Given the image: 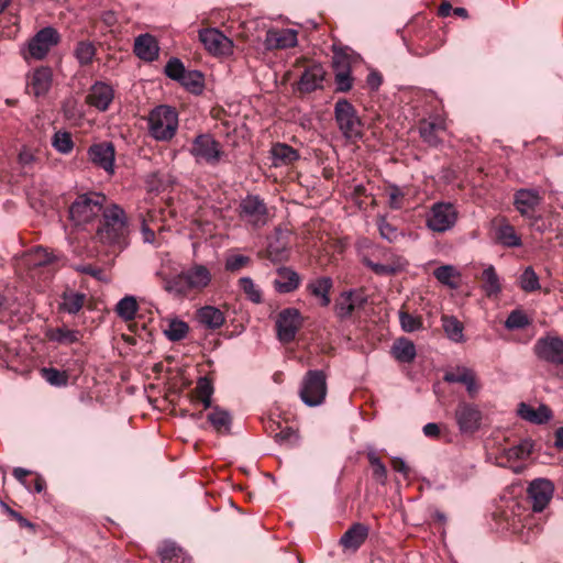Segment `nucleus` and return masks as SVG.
<instances>
[{"label":"nucleus","instance_id":"obj_1","mask_svg":"<svg viewBox=\"0 0 563 563\" xmlns=\"http://www.w3.org/2000/svg\"><path fill=\"white\" fill-rule=\"evenodd\" d=\"M129 223L125 211L117 203L107 206L96 236L104 245L123 250L129 244Z\"/></svg>","mask_w":563,"mask_h":563},{"label":"nucleus","instance_id":"obj_2","mask_svg":"<svg viewBox=\"0 0 563 563\" xmlns=\"http://www.w3.org/2000/svg\"><path fill=\"white\" fill-rule=\"evenodd\" d=\"M106 201L101 192L81 194L69 207V219L75 225L87 224L103 213Z\"/></svg>","mask_w":563,"mask_h":563},{"label":"nucleus","instance_id":"obj_3","mask_svg":"<svg viewBox=\"0 0 563 563\" xmlns=\"http://www.w3.org/2000/svg\"><path fill=\"white\" fill-rule=\"evenodd\" d=\"M178 129V113L169 106H158L148 114V131L156 141H170Z\"/></svg>","mask_w":563,"mask_h":563},{"label":"nucleus","instance_id":"obj_4","mask_svg":"<svg viewBox=\"0 0 563 563\" xmlns=\"http://www.w3.org/2000/svg\"><path fill=\"white\" fill-rule=\"evenodd\" d=\"M59 42L60 35L58 31L53 26H46L37 31L29 40L26 46L21 49V54L26 62L31 59L42 60Z\"/></svg>","mask_w":563,"mask_h":563},{"label":"nucleus","instance_id":"obj_5","mask_svg":"<svg viewBox=\"0 0 563 563\" xmlns=\"http://www.w3.org/2000/svg\"><path fill=\"white\" fill-rule=\"evenodd\" d=\"M196 163H205L217 166L225 155L222 145L209 133L198 134L191 142L189 148Z\"/></svg>","mask_w":563,"mask_h":563},{"label":"nucleus","instance_id":"obj_6","mask_svg":"<svg viewBox=\"0 0 563 563\" xmlns=\"http://www.w3.org/2000/svg\"><path fill=\"white\" fill-rule=\"evenodd\" d=\"M327 375L321 369H311L302 378L299 396L309 407L321 405L327 396Z\"/></svg>","mask_w":563,"mask_h":563},{"label":"nucleus","instance_id":"obj_7","mask_svg":"<svg viewBox=\"0 0 563 563\" xmlns=\"http://www.w3.org/2000/svg\"><path fill=\"white\" fill-rule=\"evenodd\" d=\"M335 122L346 139L362 136V121L354 106L346 99H339L334 104Z\"/></svg>","mask_w":563,"mask_h":563},{"label":"nucleus","instance_id":"obj_8","mask_svg":"<svg viewBox=\"0 0 563 563\" xmlns=\"http://www.w3.org/2000/svg\"><path fill=\"white\" fill-rule=\"evenodd\" d=\"M239 217L253 228H260L268 221V210L263 199L249 195L239 205Z\"/></svg>","mask_w":563,"mask_h":563},{"label":"nucleus","instance_id":"obj_9","mask_svg":"<svg viewBox=\"0 0 563 563\" xmlns=\"http://www.w3.org/2000/svg\"><path fill=\"white\" fill-rule=\"evenodd\" d=\"M303 323V318L297 308L283 309L276 320L277 336L282 343H290Z\"/></svg>","mask_w":563,"mask_h":563},{"label":"nucleus","instance_id":"obj_10","mask_svg":"<svg viewBox=\"0 0 563 563\" xmlns=\"http://www.w3.org/2000/svg\"><path fill=\"white\" fill-rule=\"evenodd\" d=\"M454 418L461 433L473 434L482 426L483 412L475 404L460 401Z\"/></svg>","mask_w":563,"mask_h":563},{"label":"nucleus","instance_id":"obj_11","mask_svg":"<svg viewBox=\"0 0 563 563\" xmlns=\"http://www.w3.org/2000/svg\"><path fill=\"white\" fill-rule=\"evenodd\" d=\"M457 212L452 203L437 202L427 218V227L434 232H445L453 228Z\"/></svg>","mask_w":563,"mask_h":563},{"label":"nucleus","instance_id":"obj_12","mask_svg":"<svg viewBox=\"0 0 563 563\" xmlns=\"http://www.w3.org/2000/svg\"><path fill=\"white\" fill-rule=\"evenodd\" d=\"M554 493V485L545 478L533 479L527 488V501L533 512L543 511L550 504Z\"/></svg>","mask_w":563,"mask_h":563},{"label":"nucleus","instance_id":"obj_13","mask_svg":"<svg viewBox=\"0 0 563 563\" xmlns=\"http://www.w3.org/2000/svg\"><path fill=\"white\" fill-rule=\"evenodd\" d=\"M383 258L385 262L378 263L365 256L363 257L362 262L366 267L371 268L378 276L396 275L405 271L406 266L408 265V262L404 257L389 251L383 252Z\"/></svg>","mask_w":563,"mask_h":563},{"label":"nucleus","instance_id":"obj_14","mask_svg":"<svg viewBox=\"0 0 563 563\" xmlns=\"http://www.w3.org/2000/svg\"><path fill=\"white\" fill-rule=\"evenodd\" d=\"M534 353L540 360L563 365V340L558 336L541 338L534 345Z\"/></svg>","mask_w":563,"mask_h":563},{"label":"nucleus","instance_id":"obj_15","mask_svg":"<svg viewBox=\"0 0 563 563\" xmlns=\"http://www.w3.org/2000/svg\"><path fill=\"white\" fill-rule=\"evenodd\" d=\"M199 40L205 48L213 55H229L232 53L233 42L217 29L200 31Z\"/></svg>","mask_w":563,"mask_h":563},{"label":"nucleus","instance_id":"obj_16","mask_svg":"<svg viewBox=\"0 0 563 563\" xmlns=\"http://www.w3.org/2000/svg\"><path fill=\"white\" fill-rule=\"evenodd\" d=\"M297 44L298 32L294 29H269L264 41L267 51L291 48Z\"/></svg>","mask_w":563,"mask_h":563},{"label":"nucleus","instance_id":"obj_17","mask_svg":"<svg viewBox=\"0 0 563 563\" xmlns=\"http://www.w3.org/2000/svg\"><path fill=\"white\" fill-rule=\"evenodd\" d=\"M113 98L112 87L106 82L97 81L90 87L86 96V102L99 111H107Z\"/></svg>","mask_w":563,"mask_h":563},{"label":"nucleus","instance_id":"obj_18","mask_svg":"<svg viewBox=\"0 0 563 563\" xmlns=\"http://www.w3.org/2000/svg\"><path fill=\"white\" fill-rule=\"evenodd\" d=\"M90 161L100 168L108 173H113L114 164V146L110 142H103L90 146L89 151Z\"/></svg>","mask_w":563,"mask_h":563},{"label":"nucleus","instance_id":"obj_19","mask_svg":"<svg viewBox=\"0 0 563 563\" xmlns=\"http://www.w3.org/2000/svg\"><path fill=\"white\" fill-rule=\"evenodd\" d=\"M325 77V70L320 64H313L305 69L299 80V90L302 92H312L322 88Z\"/></svg>","mask_w":563,"mask_h":563},{"label":"nucleus","instance_id":"obj_20","mask_svg":"<svg viewBox=\"0 0 563 563\" xmlns=\"http://www.w3.org/2000/svg\"><path fill=\"white\" fill-rule=\"evenodd\" d=\"M133 52L139 58L152 62L158 57L159 47L156 38L145 33L135 38Z\"/></svg>","mask_w":563,"mask_h":563},{"label":"nucleus","instance_id":"obj_21","mask_svg":"<svg viewBox=\"0 0 563 563\" xmlns=\"http://www.w3.org/2000/svg\"><path fill=\"white\" fill-rule=\"evenodd\" d=\"M278 277L274 280V288L279 294H289L295 291L301 282L297 272L290 267L282 266L277 268Z\"/></svg>","mask_w":563,"mask_h":563},{"label":"nucleus","instance_id":"obj_22","mask_svg":"<svg viewBox=\"0 0 563 563\" xmlns=\"http://www.w3.org/2000/svg\"><path fill=\"white\" fill-rule=\"evenodd\" d=\"M369 528L361 522L353 523L341 537L340 544L345 549L357 550L367 539Z\"/></svg>","mask_w":563,"mask_h":563},{"label":"nucleus","instance_id":"obj_23","mask_svg":"<svg viewBox=\"0 0 563 563\" xmlns=\"http://www.w3.org/2000/svg\"><path fill=\"white\" fill-rule=\"evenodd\" d=\"M540 202L541 197L536 190L520 189L515 194L514 205L521 216L530 217Z\"/></svg>","mask_w":563,"mask_h":563},{"label":"nucleus","instance_id":"obj_24","mask_svg":"<svg viewBox=\"0 0 563 563\" xmlns=\"http://www.w3.org/2000/svg\"><path fill=\"white\" fill-rule=\"evenodd\" d=\"M333 287V280L329 276L318 277L316 279L310 280L307 284V291L319 298V303L321 307H328L331 302L330 291Z\"/></svg>","mask_w":563,"mask_h":563},{"label":"nucleus","instance_id":"obj_25","mask_svg":"<svg viewBox=\"0 0 563 563\" xmlns=\"http://www.w3.org/2000/svg\"><path fill=\"white\" fill-rule=\"evenodd\" d=\"M184 273L190 291L201 290L211 282V273L202 264H195L190 268L184 271Z\"/></svg>","mask_w":563,"mask_h":563},{"label":"nucleus","instance_id":"obj_26","mask_svg":"<svg viewBox=\"0 0 563 563\" xmlns=\"http://www.w3.org/2000/svg\"><path fill=\"white\" fill-rule=\"evenodd\" d=\"M196 318L200 324L209 330L220 329L224 322V313L217 307L203 306L197 310Z\"/></svg>","mask_w":563,"mask_h":563},{"label":"nucleus","instance_id":"obj_27","mask_svg":"<svg viewBox=\"0 0 563 563\" xmlns=\"http://www.w3.org/2000/svg\"><path fill=\"white\" fill-rule=\"evenodd\" d=\"M157 554L161 559V563H190V558L174 541H164L159 545Z\"/></svg>","mask_w":563,"mask_h":563},{"label":"nucleus","instance_id":"obj_28","mask_svg":"<svg viewBox=\"0 0 563 563\" xmlns=\"http://www.w3.org/2000/svg\"><path fill=\"white\" fill-rule=\"evenodd\" d=\"M207 420L218 434H231L232 417L228 410L214 406L207 415Z\"/></svg>","mask_w":563,"mask_h":563},{"label":"nucleus","instance_id":"obj_29","mask_svg":"<svg viewBox=\"0 0 563 563\" xmlns=\"http://www.w3.org/2000/svg\"><path fill=\"white\" fill-rule=\"evenodd\" d=\"M518 415L523 420L537 424L547 423L552 418V411L548 406L540 405L533 408L525 402L519 404Z\"/></svg>","mask_w":563,"mask_h":563},{"label":"nucleus","instance_id":"obj_30","mask_svg":"<svg viewBox=\"0 0 563 563\" xmlns=\"http://www.w3.org/2000/svg\"><path fill=\"white\" fill-rule=\"evenodd\" d=\"M445 130L443 121H427L419 122V134L424 143L429 146H438L441 143L440 133Z\"/></svg>","mask_w":563,"mask_h":563},{"label":"nucleus","instance_id":"obj_31","mask_svg":"<svg viewBox=\"0 0 563 563\" xmlns=\"http://www.w3.org/2000/svg\"><path fill=\"white\" fill-rule=\"evenodd\" d=\"M52 85V70L48 67H40L34 70L29 87L34 96L40 97L47 93Z\"/></svg>","mask_w":563,"mask_h":563},{"label":"nucleus","instance_id":"obj_32","mask_svg":"<svg viewBox=\"0 0 563 563\" xmlns=\"http://www.w3.org/2000/svg\"><path fill=\"white\" fill-rule=\"evenodd\" d=\"M274 166L288 165L299 159L298 151L286 143H276L271 148Z\"/></svg>","mask_w":563,"mask_h":563},{"label":"nucleus","instance_id":"obj_33","mask_svg":"<svg viewBox=\"0 0 563 563\" xmlns=\"http://www.w3.org/2000/svg\"><path fill=\"white\" fill-rule=\"evenodd\" d=\"M495 239L498 243L507 247H518L521 245V239L516 233L515 228L506 221L496 227Z\"/></svg>","mask_w":563,"mask_h":563},{"label":"nucleus","instance_id":"obj_34","mask_svg":"<svg viewBox=\"0 0 563 563\" xmlns=\"http://www.w3.org/2000/svg\"><path fill=\"white\" fill-rule=\"evenodd\" d=\"M391 354L398 362L411 363L416 357V346L410 340L400 338L393 344Z\"/></svg>","mask_w":563,"mask_h":563},{"label":"nucleus","instance_id":"obj_35","mask_svg":"<svg viewBox=\"0 0 563 563\" xmlns=\"http://www.w3.org/2000/svg\"><path fill=\"white\" fill-rule=\"evenodd\" d=\"M46 338L58 344L70 345L79 342L80 332L78 330H70L66 327L48 329L46 331Z\"/></svg>","mask_w":563,"mask_h":563},{"label":"nucleus","instance_id":"obj_36","mask_svg":"<svg viewBox=\"0 0 563 563\" xmlns=\"http://www.w3.org/2000/svg\"><path fill=\"white\" fill-rule=\"evenodd\" d=\"M482 288L487 297L497 296L501 291V284L494 266H488L482 274Z\"/></svg>","mask_w":563,"mask_h":563},{"label":"nucleus","instance_id":"obj_37","mask_svg":"<svg viewBox=\"0 0 563 563\" xmlns=\"http://www.w3.org/2000/svg\"><path fill=\"white\" fill-rule=\"evenodd\" d=\"M357 56L347 52V48H333L332 67L334 73L351 71L353 62Z\"/></svg>","mask_w":563,"mask_h":563},{"label":"nucleus","instance_id":"obj_38","mask_svg":"<svg viewBox=\"0 0 563 563\" xmlns=\"http://www.w3.org/2000/svg\"><path fill=\"white\" fill-rule=\"evenodd\" d=\"M271 432H275L274 439L279 444H295L298 441V433L290 427L282 428L279 422L269 421L268 427Z\"/></svg>","mask_w":563,"mask_h":563},{"label":"nucleus","instance_id":"obj_39","mask_svg":"<svg viewBox=\"0 0 563 563\" xmlns=\"http://www.w3.org/2000/svg\"><path fill=\"white\" fill-rule=\"evenodd\" d=\"M178 82L195 95L201 93L205 88V77L199 70H187Z\"/></svg>","mask_w":563,"mask_h":563},{"label":"nucleus","instance_id":"obj_40","mask_svg":"<svg viewBox=\"0 0 563 563\" xmlns=\"http://www.w3.org/2000/svg\"><path fill=\"white\" fill-rule=\"evenodd\" d=\"M62 299L59 309L70 314H76L84 307L86 295L75 291L64 292Z\"/></svg>","mask_w":563,"mask_h":563},{"label":"nucleus","instance_id":"obj_41","mask_svg":"<svg viewBox=\"0 0 563 563\" xmlns=\"http://www.w3.org/2000/svg\"><path fill=\"white\" fill-rule=\"evenodd\" d=\"M163 279L164 289L175 296L186 297L190 292L184 271L172 278L163 277Z\"/></svg>","mask_w":563,"mask_h":563},{"label":"nucleus","instance_id":"obj_42","mask_svg":"<svg viewBox=\"0 0 563 563\" xmlns=\"http://www.w3.org/2000/svg\"><path fill=\"white\" fill-rule=\"evenodd\" d=\"M442 327L446 336L454 342H463V324L453 316L442 317Z\"/></svg>","mask_w":563,"mask_h":563},{"label":"nucleus","instance_id":"obj_43","mask_svg":"<svg viewBox=\"0 0 563 563\" xmlns=\"http://www.w3.org/2000/svg\"><path fill=\"white\" fill-rule=\"evenodd\" d=\"M96 46L90 41H79L75 47L74 55L80 66L90 65L96 56Z\"/></svg>","mask_w":563,"mask_h":563},{"label":"nucleus","instance_id":"obj_44","mask_svg":"<svg viewBox=\"0 0 563 563\" xmlns=\"http://www.w3.org/2000/svg\"><path fill=\"white\" fill-rule=\"evenodd\" d=\"M267 257L273 263L285 262L289 257V249L287 243L279 238L271 241L267 246Z\"/></svg>","mask_w":563,"mask_h":563},{"label":"nucleus","instance_id":"obj_45","mask_svg":"<svg viewBox=\"0 0 563 563\" xmlns=\"http://www.w3.org/2000/svg\"><path fill=\"white\" fill-rule=\"evenodd\" d=\"M354 295V290L344 291L341 294L340 298L336 300L334 310L335 314L339 319L345 320L352 316L355 308L352 302V296Z\"/></svg>","mask_w":563,"mask_h":563},{"label":"nucleus","instance_id":"obj_46","mask_svg":"<svg viewBox=\"0 0 563 563\" xmlns=\"http://www.w3.org/2000/svg\"><path fill=\"white\" fill-rule=\"evenodd\" d=\"M137 308L135 298L126 296L117 303L115 312L124 321H131L135 318Z\"/></svg>","mask_w":563,"mask_h":563},{"label":"nucleus","instance_id":"obj_47","mask_svg":"<svg viewBox=\"0 0 563 563\" xmlns=\"http://www.w3.org/2000/svg\"><path fill=\"white\" fill-rule=\"evenodd\" d=\"M189 332V325L179 319H173L169 321L167 329L164 330V334L172 342H178L187 336Z\"/></svg>","mask_w":563,"mask_h":563},{"label":"nucleus","instance_id":"obj_48","mask_svg":"<svg viewBox=\"0 0 563 563\" xmlns=\"http://www.w3.org/2000/svg\"><path fill=\"white\" fill-rule=\"evenodd\" d=\"M367 460L373 470V478L380 485H386L387 483V468L385 464L382 462L380 457L376 454L375 451H368Z\"/></svg>","mask_w":563,"mask_h":563},{"label":"nucleus","instance_id":"obj_49","mask_svg":"<svg viewBox=\"0 0 563 563\" xmlns=\"http://www.w3.org/2000/svg\"><path fill=\"white\" fill-rule=\"evenodd\" d=\"M434 277L443 285L449 286L450 288H456L459 278V273L452 265H443L434 269Z\"/></svg>","mask_w":563,"mask_h":563},{"label":"nucleus","instance_id":"obj_50","mask_svg":"<svg viewBox=\"0 0 563 563\" xmlns=\"http://www.w3.org/2000/svg\"><path fill=\"white\" fill-rule=\"evenodd\" d=\"M41 374L53 386L62 387L68 383V374L54 367H43Z\"/></svg>","mask_w":563,"mask_h":563},{"label":"nucleus","instance_id":"obj_51","mask_svg":"<svg viewBox=\"0 0 563 563\" xmlns=\"http://www.w3.org/2000/svg\"><path fill=\"white\" fill-rule=\"evenodd\" d=\"M520 287L526 292L540 289L539 277L531 266L527 267L520 275Z\"/></svg>","mask_w":563,"mask_h":563},{"label":"nucleus","instance_id":"obj_52","mask_svg":"<svg viewBox=\"0 0 563 563\" xmlns=\"http://www.w3.org/2000/svg\"><path fill=\"white\" fill-rule=\"evenodd\" d=\"M52 144L55 150L62 154L70 153L74 147L71 134L68 132H56L53 136Z\"/></svg>","mask_w":563,"mask_h":563},{"label":"nucleus","instance_id":"obj_53","mask_svg":"<svg viewBox=\"0 0 563 563\" xmlns=\"http://www.w3.org/2000/svg\"><path fill=\"white\" fill-rule=\"evenodd\" d=\"M386 194L388 196L389 208L398 210L404 207L406 194L400 187L397 185H389L386 188Z\"/></svg>","mask_w":563,"mask_h":563},{"label":"nucleus","instance_id":"obj_54","mask_svg":"<svg viewBox=\"0 0 563 563\" xmlns=\"http://www.w3.org/2000/svg\"><path fill=\"white\" fill-rule=\"evenodd\" d=\"M240 287L246 297L254 303L262 302V292L250 277H242L239 280Z\"/></svg>","mask_w":563,"mask_h":563},{"label":"nucleus","instance_id":"obj_55","mask_svg":"<svg viewBox=\"0 0 563 563\" xmlns=\"http://www.w3.org/2000/svg\"><path fill=\"white\" fill-rule=\"evenodd\" d=\"M187 69L179 58H170L165 66V74L173 80L179 81Z\"/></svg>","mask_w":563,"mask_h":563},{"label":"nucleus","instance_id":"obj_56","mask_svg":"<svg viewBox=\"0 0 563 563\" xmlns=\"http://www.w3.org/2000/svg\"><path fill=\"white\" fill-rule=\"evenodd\" d=\"M530 323L527 314L521 310H514L509 313L505 327L509 330L522 329Z\"/></svg>","mask_w":563,"mask_h":563},{"label":"nucleus","instance_id":"obj_57","mask_svg":"<svg viewBox=\"0 0 563 563\" xmlns=\"http://www.w3.org/2000/svg\"><path fill=\"white\" fill-rule=\"evenodd\" d=\"M399 321L404 331L413 332L422 328V321L420 317H415L407 311H399Z\"/></svg>","mask_w":563,"mask_h":563},{"label":"nucleus","instance_id":"obj_58","mask_svg":"<svg viewBox=\"0 0 563 563\" xmlns=\"http://www.w3.org/2000/svg\"><path fill=\"white\" fill-rule=\"evenodd\" d=\"M472 372L473 369L468 367L457 366L454 371L446 372L443 376V380L450 384L460 383L464 385Z\"/></svg>","mask_w":563,"mask_h":563},{"label":"nucleus","instance_id":"obj_59","mask_svg":"<svg viewBox=\"0 0 563 563\" xmlns=\"http://www.w3.org/2000/svg\"><path fill=\"white\" fill-rule=\"evenodd\" d=\"M213 391L212 382L208 377H200L197 382L196 388L192 390L191 400L196 401L202 397L212 396Z\"/></svg>","mask_w":563,"mask_h":563},{"label":"nucleus","instance_id":"obj_60","mask_svg":"<svg viewBox=\"0 0 563 563\" xmlns=\"http://www.w3.org/2000/svg\"><path fill=\"white\" fill-rule=\"evenodd\" d=\"M377 225L383 239L387 240L388 242H394L398 239V229L387 222L384 217L379 218Z\"/></svg>","mask_w":563,"mask_h":563},{"label":"nucleus","instance_id":"obj_61","mask_svg":"<svg viewBox=\"0 0 563 563\" xmlns=\"http://www.w3.org/2000/svg\"><path fill=\"white\" fill-rule=\"evenodd\" d=\"M353 77L351 71L334 73V82L336 85V91L347 92L353 87Z\"/></svg>","mask_w":563,"mask_h":563},{"label":"nucleus","instance_id":"obj_62","mask_svg":"<svg viewBox=\"0 0 563 563\" xmlns=\"http://www.w3.org/2000/svg\"><path fill=\"white\" fill-rule=\"evenodd\" d=\"M77 273L89 275L97 280L108 282L104 276V272L101 267L93 266L91 264L75 265L73 267Z\"/></svg>","mask_w":563,"mask_h":563},{"label":"nucleus","instance_id":"obj_63","mask_svg":"<svg viewBox=\"0 0 563 563\" xmlns=\"http://www.w3.org/2000/svg\"><path fill=\"white\" fill-rule=\"evenodd\" d=\"M251 263V258L245 255H232L225 261V269L229 272H238L242 267L249 265Z\"/></svg>","mask_w":563,"mask_h":563},{"label":"nucleus","instance_id":"obj_64","mask_svg":"<svg viewBox=\"0 0 563 563\" xmlns=\"http://www.w3.org/2000/svg\"><path fill=\"white\" fill-rule=\"evenodd\" d=\"M33 256H34V262H33L34 266H44V265L53 263L55 260V256L53 254L48 253L43 247H36Z\"/></svg>","mask_w":563,"mask_h":563}]
</instances>
